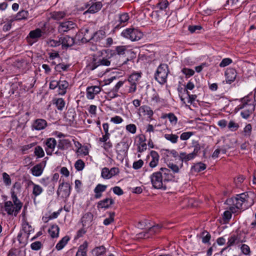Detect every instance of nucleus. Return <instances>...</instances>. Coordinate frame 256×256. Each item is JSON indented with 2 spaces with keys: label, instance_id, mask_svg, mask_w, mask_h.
<instances>
[{
  "label": "nucleus",
  "instance_id": "63",
  "mask_svg": "<svg viewBox=\"0 0 256 256\" xmlns=\"http://www.w3.org/2000/svg\"><path fill=\"white\" fill-rule=\"evenodd\" d=\"M194 149L193 152L190 153L192 154L194 156L195 158L197 156L198 152H200V146L198 143L196 142L194 145Z\"/></svg>",
  "mask_w": 256,
  "mask_h": 256
},
{
  "label": "nucleus",
  "instance_id": "31",
  "mask_svg": "<svg viewBox=\"0 0 256 256\" xmlns=\"http://www.w3.org/2000/svg\"><path fill=\"white\" fill-rule=\"evenodd\" d=\"M53 104L56 105V108L59 110H62L66 104L64 100L62 98L54 99Z\"/></svg>",
  "mask_w": 256,
  "mask_h": 256
},
{
  "label": "nucleus",
  "instance_id": "8",
  "mask_svg": "<svg viewBox=\"0 0 256 256\" xmlns=\"http://www.w3.org/2000/svg\"><path fill=\"white\" fill-rule=\"evenodd\" d=\"M112 54H116V56H114V58H116L118 56H124L126 54H133L131 56L130 59L127 58L122 63L116 64L118 66L126 64L128 61L136 57V54L131 50H128L127 46H116L114 50L112 52Z\"/></svg>",
  "mask_w": 256,
  "mask_h": 256
},
{
  "label": "nucleus",
  "instance_id": "43",
  "mask_svg": "<svg viewBox=\"0 0 256 256\" xmlns=\"http://www.w3.org/2000/svg\"><path fill=\"white\" fill-rule=\"evenodd\" d=\"M34 154L38 158H42L44 156V152L40 146H36L34 148Z\"/></svg>",
  "mask_w": 256,
  "mask_h": 256
},
{
  "label": "nucleus",
  "instance_id": "23",
  "mask_svg": "<svg viewBox=\"0 0 256 256\" xmlns=\"http://www.w3.org/2000/svg\"><path fill=\"white\" fill-rule=\"evenodd\" d=\"M150 155L152 158V160H150L149 165L150 168H154L158 165L160 156L158 153L154 150L151 151Z\"/></svg>",
  "mask_w": 256,
  "mask_h": 256
},
{
  "label": "nucleus",
  "instance_id": "9",
  "mask_svg": "<svg viewBox=\"0 0 256 256\" xmlns=\"http://www.w3.org/2000/svg\"><path fill=\"white\" fill-rule=\"evenodd\" d=\"M22 231L24 233L20 232L18 234V240L20 243L25 244L29 235L34 232V228L27 222H24L22 224Z\"/></svg>",
  "mask_w": 256,
  "mask_h": 256
},
{
  "label": "nucleus",
  "instance_id": "58",
  "mask_svg": "<svg viewBox=\"0 0 256 256\" xmlns=\"http://www.w3.org/2000/svg\"><path fill=\"white\" fill-rule=\"evenodd\" d=\"M232 62V60L230 58H224L220 64V66L223 68L225 67Z\"/></svg>",
  "mask_w": 256,
  "mask_h": 256
},
{
  "label": "nucleus",
  "instance_id": "53",
  "mask_svg": "<svg viewBox=\"0 0 256 256\" xmlns=\"http://www.w3.org/2000/svg\"><path fill=\"white\" fill-rule=\"evenodd\" d=\"M157 5V6L160 10H164L168 6L169 3L168 0H162V2H158Z\"/></svg>",
  "mask_w": 256,
  "mask_h": 256
},
{
  "label": "nucleus",
  "instance_id": "24",
  "mask_svg": "<svg viewBox=\"0 0 256 256\" xmlns=\"http://www.w3.org/2000/svg\"><path fill=\"white\" fill-rule=\"evenodd\" d=\"M68 82L67 81L64 80H60V81H58V94L60 95H64L66 92V89L68 88Z\"/></svg>",
  "mask_w": 256,
  "mask_h": 256
},
{
  "label": "nucleus",
  "instance_id": "20",
  "mask_svg": "<svg viewBox=\"0 0 256 256\" xmlns=\"http://www.w3.org/2000/svg\"><path fill=\"white\" fill-rule=\"evenodd\" d=\"M129 148V144L128 140L123 139L116 146V152H125Z\"/></svg>",
  "mask_w": 256,
  "mask_h": 256
},
{
  "label": "nucleus",
  "instance_id": "1",
  "mask_svg": "<svg viewBox=\"0 0 256 256\" xmlns=\"http://www.w3.org/2000/svg\"><path fill=\"white\" fill-rule=\"evenodd\" d=\"M227 203L232 206L230 210L232 213H236L238 210H244L252 206V199L249 196L247 192L236 194L234 197L227 200Z\"/></svg>",
  "mask_w": 256,
  "mask_h": 256
},
{
  "label": "nucleus",
  "instance_id": "34",
  "mask_svg": "<svg viewBox=\"0 0 256 256\" xmlns=\"http://www.w3.org/2000/svg\"><path fill=\"white\" fill-rule=\"evenodd\" d=\"M66 16V14L64 12H54L52 13V18L54 20H60L64 18Z\"/></svg>",
  "mask_w": 256,
  "mask_h": 256
},
{
  "label": "nucleus",
  "instance_id": "45",
  "mask_svg": "<svg viewBox=\"0 0 256 256\" xmlns=\"http://www.w3.org/2000/svg\"><path fill=\"white\" fill-rule=\"evenodd\" d=\"M201 234L202 242L204 244L208 243L211 238L210 234L206 231H204Z\"/></svg>",
  "mask_w": 256,
  "mask_h": 256
},
{
  "label": "nucleus",
  "instance_id": "57",
  "mask_svg": "<svg viewBox=\"0 0 256 256\" xmlns=\"http://www.w3.org/2000/svg\"><path fill=\"white\" fill-rule=\"evenodd\" d=\"M126 130L132 134H135L136 131V126L134 124H130L126 126Z\"/></svg>",
  "mask_w": 256,
  "mask_h": 256
},
{
  "label": "nucleus",
  "instance_id": "16",
  "mask_svg": "<svg viewBox=\"0 0 256 256\" xmlns=\"http://www.w3.org/2000/svg\"><path fill=\"white\" fill-rule=\"evenodd\" d=\"M130 19L129 15L128 13H122V14H120L118 16V20L119 23L117 24L114 26V29H118L122 26H125L127 23L128 20Z\"/></svg>",
  "mask_w": 256,
  "mask_h": 256
},
{
  "label": "nucleus",
  "instance_id": "48",
  "mask_svg": "<svg viewBox=\"0 0 256 256\" xmlns=\"http://www.w3.org/2000/svg\"><path fill=\"white\" fill-rule=\"evenodd\" d=\"M228 126L231 131L234 132L238 128L239 125L234 121L230 120L228 124Z\"/></svg>",
  "mask_w": 256,
  "mask_h": 256
},
{
  "label": "nucleus",
  "instance_id": "38",
  "mask_svg": "<svg viewBox=\"0 0 256 256\" xmlns=\"http://www.w3.org/2000/svg\"><path fill=\"white\" fill-rule=\"evenodd\" d=\"M168 118L172 125L175 126L178 122L176 116L173 113L166 114L162 116V118Z\"/></svg>",
  "mask_w": 256,
  "mask_h": 256
},
{
  "label": "nucleus",
  "instance_id": "28",
  "mask_svg": "<svg viewBox=\"0 0 256 256\" xmlns=\"http://www.w3.org/2000/svg\"><path fill=\"white\" fill-rule=\"evenodd\" d=\"M71 146L70 140L67 139L60 140L58 142V148L61 150H66Z\"/></svg>",
  "mask_w": 256,
  "mask_h": 256
},
{
  "label": "nucleus",
  "instance_id": "13",
  "mask_svg": "<svg viewBox=\"0 0 256 256\" xmlns=\"http://www.w3.org/2000/svg\"><path fill=\"white\" fill-rule=\"evenodd\" d=\"M46 164V161H44L34 166L30 170L32 174L35 176H41L43 172Z\"/></svg>",
  "mask_w": 256,
  "mask_h": 256
},
{
  "label": "nucleus",
  "instance_id": "61",
  "mask_svg": "<svg viewBox=\"0 0 256 256\" xmlns=\"http://www.w3.org/2000/svg\"><path fill=\"white\" fill-rule=\"evenodd\" d=\"M193 134L192 132H184L181 134L180 136V140H188Z\"/></svg>",
  "mask_w": 256,
  "mask_h": 256
},
{
  "label": "nucleus",
  "instance_id": "6",
  "mask_svg": "<svg viewBox=\"0 0 256 256\" xmlns=\"http://www.w3.org/2000/svg\"><path fill=\"white\" fill-rule=\"evenodd\" d=\"M169 72L168 66L165 64H160L154 74V78L158 83L163 84L166 82Z\"/></svg>",
  "mask_w": 256,
  "mask_h": 256
},
{
  "label": "nucleus",
  "instance_id": "19",
  "mask_svg": "<svg viewBox=\"0 0 256 256\" xmlns=\"http://www.w3.org/2000/svg\"><path fill=\"white\" fill-rule=\"evenodd\" d=\"M94 215L90 212L84 214L81 218V222L83 226H89L92 225Z\"/></svg>",
  "mask_w": 256,
  "mask_h": 256
},
{
  "label": "nucleus",
  "instance_id": "17",
  "mask_svg": "<svg viewBox=\"0 0 256 256\" xmlns=\"http://www.w3.org/2000/svg\"><path fill=\"white\" fill-rule=\"evenodd\" d=\"M226 83L230 84L234 82L236 76V72L234 68L228 69L225 72Z\"/></svg>",
  "mask_w": 256,
  "mask_h": 256
},
{
  "label": "nucleus",
  "instance_id": "56",
  "mask_svg": "<svg viewBox=\"0 0 256 256\" xmlns=\"http://www.w3.org/2000/svg\"><path fill=\"white\" fill-rule=\"evenodd\" d=\"M239 244L237 242V240L233 234L228 239V242H227V244L228 246H234L235 244Z\"/></svg>",
  "mask_w": 256,
  "mask_h": 256
},
{
  "label": "nucleus",
  "instance_id": "35",
  "mask_svg": "<svg viewBox=\"0 0 256 256\" xmlns=\"http://www.w3.org/2000/svg\"><path fill=\"white\" fill-rule=\"evenodd\" d=\"M59 230V227L57 225H52L48 230V232L52 238H56L58 236Z\"/></svg>",
  "mask_w": 256,
  "mask_h": 256
},
{
  "label": "nucleus",
  "instance_id": "27",
  "mask_svg": "<svg viewBox=\"0 0 256 256\" xmlns=\"http://www.w3.org/2000/svg\"><path fill=\"white\" fill-rule=\"evenodd\" d=\"M88 246V242H84L82 244L79 246L76 256H87Z\"/></svg>",
  "mask_w": 256,
  "mask_h": 256
},
{
  "label": "nucleus",
  "instance_id": "36",
  "mask_svg": "<svg viewBox=\"0 0 256 256\" xmlns=\"http://www.w3.org/2000/svg\"><path fill=\"white\" fill-rule=\"evenodd\" d=\"M164 138L168 141L170 142L172 144H176L178 139V136L172 134H164Z\"/></svg>",
  "mask_w": 256,
  "mask_h": 256
},
{
  "label": "nucleus",
  "instance_id": "62",
  "mask_svg": "<svg viewBox=\"0 0 256 256\" xmlns=\"http://www.w3.org/2000/svg\"><path fill=\"white\" fill-rule=\"evenodd\" d=\"M162 228V226L159 224L154 226L148 229V233L150 234L157 232L158 230Z\"/></svg>",
  "mask_w": 256,
  "mask_h": 256
},
{
  "label": "nucleus",
  "instance_id": "42",
  "mask_svg": "<svg viewBox=\"0 0 256 256\" xmlns=\"http://www.w3.org/2000/svg\"><path fill=\"white\" fill-rule=\"evenodd\" d=\"M252 126L251 124H248L244 128V136L246 137L249 138L250 137L252 134Z\"/></svg>",
  "mask_w": 256,
  "mask_h": 256
},
{
  "label": "nucleus",
  "instance_id": "3",
  "mask_svg": "<svg viewBox=\"0 0 256 256\" xmlns=\"http://www.w3.org/2000/svg\"><path fill=\"white\" fill-rule=\"evenodd\" d=\"M101 54V56L92 58V61L88 66L90 70H94L100 66H110L112 62L113 63L112 65L114 64L112 60L116 54H112V51L103 50L102 51Z\"/></svg>",
  "mask_w": 256,
  "mask_h": 256
},
{
  "label": "nucleus",
  "instance_id": "37",
  "mask_svg": "<svg viewBox=\"0 0 256 256\" xmlns=\"http://www.w3.org/2000/svg\"><path fill=\"white\" fill-rule=\"evenodd\" d=\"M206 168V166L205 164L198 162L194 164L192 168V170L193 172H202Z\"/></svg>",
  "mask_w": 256,
  "mask_h": 256
},
{
  "label": "nucleus",
  "instance_id": "25",
  "mask_svg": "<svg viewBox=\"0 0 256 256\" xmlns=\"http://www.w3.org/2000/svg\"><path fill=\"white\" fill-rule=\"evenodd\" d=\"M102 4L100 2H94L89 7L88 9L86 12H89L91 14H94L98 12L102 8Z\"/></svg>",
  "mask_w": 256,
  "mask_h": 256
},
{
  "label": "nucleus",
  "instance_id": "30",
  "mask_svg": "<svg viewBox=\"0 0 256 256\" xmlns=\"http://www.w3.org/2000/svg\"><path fill=\"white\" fill-rule=\"evenodd\" d=\"M192 154L190 153L187 154L184 152H181L179 154V158L182 162H187L194 158Z\"/></svg>",
  "mask_w": 256,
  "mask_h": 256
},
{
  "label": "nucleus",
  "instance_id": "64",
  "mask_svg": "<svg viewBox=\"0 0 256 256\" xmlns=\"http://www.w3.org/2000/svg\"><path fill=\"white\" fill-rule=\"evenodd\" d=\"M77 152L84 156H86L88 154V150L86 146H82L81 148H78Z\"/></svg>",
  "mask_w": 256,
  "mask_h": 256
},
{
  "label": "nucleus",
  "instance_id": "2",
  "mask_svg": "<svg viewBox=\"0 0 256 256\" xmlns=\"http://www.w3.org/2000/svg\"><path fill=\"white\" fill-rule=\"evenodd\" d=\"M150 178L154 188L166 190L167 188V182L172 180L174 176L169 169L162 168L160 171L153 173Z\"/></svg>",
  "mask_w": 256,
  "mask_h": 256
},
{
  "label": "nucleus",
  "instance_id": "46",
  "mask_svg": "<svg viewBox=\"0 0 256 256\" xmlns=\"http://www.w3.org/2000/svg\"><path fill=\"white\" fill-rule=\"evenodd\" d=\"M93 251L96 256H100L105 253L106 248L104 246H102L98 247H96L94 249Z\"/></svg>",
  "mask_w": 256,
  "mask_h": 256
},
{
  "label": "nucleus",
  "instance_id": "51",
  "mask_svg": "<svg viewBox=\"0 0 256 256\" xmlns=\"http://www.w3.org/2000/svg\"><path fill=\"white\" fill-rule=\"evenodd\" d=\"M107 188V186L102 184H98L94 189V192H104Z\"/></svg>",
  "mask_w": 256,
  "mask_h": 256
},
{
  "label": "nucleus",
  "instance_id": "7",
  "mask_svg": "<svg viewBox=\"0 0 256 256\" xmlns=\"http://www.w3.org/2000/svg\"><path fill=\"white\" fill-rule=\"evenodd\" d=\"M121 35L124 38L132 42L139 40L143 36V34L138 28H132L124 30Z\"/></svg>",
  "mask_w": 256,
  "mask_h": 256
},
{
  "label": "nucleus",
  "instance_id": "5",
  "mask_svg": "<svg viewBox=\"0 0 256 256\" xmlns=\"http://www.w3.org/2000/svg\"><path fill=\"white\" fill-rule=\"evenodd\" d=\"M12 201H6L4 203V208L8 215L16 216L22 206V203L18 198L14 192L12 193Z\"/></svg>",
  "mask_w": 256,
  "mask_h": 256
},
{
  "label": "nucleus",
  "instance_id": "49",
  "mask_svg": "<svg viewBox=\"0 0 256 256\" xmlns=\"http://www.w3.org/2000/svg\"><path fill=\"white\" fill-rule=\"evenodd\" d=\"M74 166L77 170H82L84 167V163L82 160H78L76 161Z\"/></svg>",
  "mask_w": 256,
  "mask_h": 256
},
{
  "label": "nucleus",
  "instance_id": "40",
  "mask_svg": "<svg viewBox=\"0 0 256 256\" xmlns=\"http://www.w3.org/2000/svg\"><path fill=\"white\" fill-rule=\"evenodd\" d=\"M28 12L26 10H22L19 12L16 15L15 20H20L26 19L28 16Z\"/></svg>",
  "mask_w": 256,
  "mask_h": 256
},
{
  "label": "nucleus",
  "instance_id": "15",
  "mask_svg": "<svg viewBox=\"0 0 256 256\" xmlns=\"http://www.w3.org/2000/svg\"><path fill=\"white\" fill-rule=\"evenodd\" d=\"M45 148L48 155H52L56 145V141L54 138H48L46 142Z\"/></svg>",
  "mask_w": 256,
  "mask_h": 256
},
{
  "label": "nucleus",
  "instance_id": "4",
  "mask_svg": "<svg viewBox=\"0 0 256 256\" xmlns=\"http://www.w3.org/2000/svg\"><path fill=\"white\" fill-rule=\"evenodd\" d=\"M254 100L252 96H246L240 100V104L236 109L242 110L240 116L244 119H248L255 110Z\"/></svg>",
  "mask_w": 256,
  "mask_h": 256
},
{
  "label": "nucleus",
  "instance_id": "18",
  "mask_svg": "<svg viewBox=\"0 0 256 256\" xmlns=\"http://www.w3.org/2000/svg\"><path fill=\"white\" fill-rule=\"evenodd\" d=\"M60 44L62 47L68 48L72 46L74 44V39L68 36H64L60 38Z\"/></svg>",
  "mask_w": 256,
  "mask_h": 256
},
{
  "label": "nucleus",
  "instance_id": "60",
  "mask_svg": "<svg viewBox=\"0 0 256 256\" xmlns=\"http://www.w3.org/2000/svg\"><path fill=\"white\" fill-rule=\"evenodd\" d=\"M182 72L186 76H190L194 74V72L192 69L188 68H184L182 70Z\"/></svg>",
  "mask_w": 256,
  "mask_h": 256
},
{
  "label": "nucleus",
  "instance_id": "59",
  "mask_svg": "<svg viewBox=\"0 0 256 256\" xmlns=\"http://www.w3.org/2000/svg\"><path fill=\"white\" fill-rule=\"evenodd\" d=\"M144 164V162L142 160H138V161H136V162H134V163H133V166H132V168L134 169V170H138L140 169V168L142 167V166H143Z\"/></svg>",
  "mask_w": 256,
  "mask_h": 256
},
{
  "label": "nucleus",
  "instance_id": "47",
  "mask_svg": "<svg viewBox=\"0 0 256 256\" xmlns=\"http://www.w3.org/2000/svg\"><path fill=\"white\" fill-rule=\"evenodd\" d=\"M115 214L114 212H111L109 213V217L106 218L104 220V224L106 226H108L111 223H112L114 221V216Z\"/></svg>",
  "mask_w": 256,
  "mask_h": 256
},
{
  "label": "nucleus",
  "instance_id": "11",
  "mask_svg": "<svg viewBox=\"0 0 256 256\" xmlns=\"http://www.w3.org/2000/svg\"><path fill=\"white\" fill-rule=\"evenodd\" d=\"M70 194V186L68 182H62L59 185L57 190L58 196L62 194V198H67L69 196Z\"/></svg>",
  "mask_w": 256,
  "mask_h": 256
},
{
  "label": "nucleus",
  "instance_id": "10",
  "mask_svg": "<svg viewBox=\"0 0 256 256\" xmlns=\"http://www.w3.org/2000/svg\"><path fill=\"white\" fill-rule=\"evenodd\" d=\"M42 32L40 28H36L34 30H31L28 35L26 37L28 42L32 45L34 43L38 41L42 35Z\"/></svg>",
  "mask_w": 256,
  "mask_h": 256
},
{
  "label": "nucleus",
  "instance_id": "44",
  "mask_svg": "<svg viewBox=\"0 0 256 256\" xmlns=\"http://www.w3.org/2000/svg\"><path fill=\"white\" fill-rule=\"evenodd\" d=\"M101 176L106 180L111 178L110 171L108 168L105 167L102 170Z\"/></svg>",
  "mask_w": 256,
  "mask_h": 256
},
{
  "label": "nucleus",
  "instance_id": "32",
  "mask_svg": "<svg viewBox=\"0 0 256 256\" xmlns=\"http://www.w3.org/2000/svg\"><path fill=\"white\" fill-rule=\"evenodd\" d=\"M139 111L140 112L148 115V117L152 116L154 114L152 110L148 106H140L139 108Z\"/></svg>",
  "mask_w": 256,
  "mask_h": 256
},
{
  "label": "nucleus",
  "instance_id": "39",
  "mask_svg": "<svg viewBox=\"0 0 256 256\" xmlns=\"http://www.w3.org/2000/svg\"><path fill=\"white\" fill-rule=\"evenodd\" d=\"M32 184L33 186L32 194L35 197H36L42 193L43 189L38 184H36L33 182L32 183Z\"/></svg>",
  "mask_w": 256,
  "mask_h": 256
},
{
  "label": "nucleus",
  "instance_id": "22",
  "mask_svg": "<svg viewBox=\"0 0 256 256\" xmlns=\"http://www.w3.org/2000/svg\"><path fill=\"white\" fill-rule=\"evenodd\" d=\"M47 126V122L46 120L43 119L36 120L33 124L32 128L36 130H42L44 129Z\"/></svg>",
  "mask_w": 256,
  "mask_h": 256
},
{
  "label": "nucleus",
  "instance_id": "21",
  "mask_svg": "<svg viewBox=\"0 0 256 256\" xmlns=\"http://www.w3.org/2000/svg\"><path fill=\"white\" fill-rule=\"evenodd\" d=\"M113 199L106 198L103 200H100L98 202L97 207L98 208H108L112 204H114Z\"/></svg>",
  "mask_w": 256,
  "mask_h": 256
},
{
  "label": "nucleus",
  "instance_id": "26",
  "mask_svg": "<svg viewBox=\"0 0 256 256\" xmlns=\"http://www.w3.org/2000/svg\"><path fill=\"white\" fill-rule=\"evenodd\" d=\"M106 36V32L102 30H100L90 36V39L94 41L98 42L103 39Z\"/></svg>",
  "mask_w": 256,
  "mask_h": 256
},
{
  "label": "nucleus",
  "instance_id": "12",
  "mask_svg": "<svg viewBox=\"0 0 256 256\" xmlns=\"http://www.w3.org/2000/svg\"><path fill=\"white\" fill-rule=\"evenodd\" d=\"M76 26V24L72 21L67 20L60 22L58 26V31L60 33H64L74 28Z\"/></svg>",
  "mask_w": 256,
  "mask_h": 256
},
{
  "label": "nucleus",
  "instance_id": "54",
  "mask_svg": "<svg viewBox=\"0 0 256 256\" xmlns=\"http://www.w3.org/2000/svg\"><path fill=\"white\" fill-rule=\"evenodd\" d=\"M42 244L40 242L36 241L32 242L30 245V248L32 250H38L41 248Z\"/></svg>",
  "mask_w": 256,
  "mask_h": 256
},
{
  "label": "nucleus",
  "instance_id": "14",
  "mask_svg": "<svg viewBox=\"0 0 256 256\" xmlns=\"http://www.w3.org/2000/svg\"><path fill=\"white\" fill-rule=\"evenodd\" d=\"M101 90V88L99 86H88L86 88V98L89 100H92L95 96L98 94Z\"/></svg>",
  "mask_w": 256,
  "mask_h": 256
},
{
  "label": "nucleus",
  "instance_id": "33",
  "mask_svg": "<svg viewBox=\"0 0 256 256\" xmlns=\"http://www.w3.org/2000/svg\"><path fill=\"white\" fill-rule=\"evenodd\" d=\"M238 243H242L246 242V234L242 231H239L236 232L233 234Z\"/></svg>",
  "mask_w": 256,
  "mask_h": 256
},
{
  "label": "nucleus",
  "instance_id": "52",
  "mask_svg": "<svg viewBox=\"0 0 256 256\" xmlns=\"http://www.w3.org/2000/svg\"><path fill=\"white\" fill-rule=\"evenodd\" d=\"M47 44L48 46L50 47H56L60 45V40H49L47 41Z\"/></svg>",
  "mask_w": 256,
  "mask_h": 256
},
{
  "label": "nucleus",
  "instance_id": "29",
  "mask_svg": "<svg viewBox=\"0 0 256 256\" xmlns=\"http://www.w3.org/2000/svg\"><path fill=\"white\" fill-rule=\"evenodd\" d=\"M141 77L140 73L134 72L131 74L128 78V82L130 84H134L137 86L139 80Z\"/></svg>",
  "mask_w": 256,
  "mask_h": 256
},
{
  "label": "nucleus",
  "instance_id": "50",
  "mask_svg": "<svg viewBox=\"0 0 256 256\" xmlns=\"http://www.w3.org/2000/svg\"><path fill=\"white\" fill-rule=\"evenodd\" d=\"M2 179L4 182L6 186H10L12 183L10 176L6 172L2 174Z\"/></svg>",
  "mask_w": 256,
  "mask_h": 256
},
{
  "label": "nucleus",
  "instance_id": "55",
  "mask_svg": "<svg viewBox=\"0 0 256 256\" xmlns=\"http://www.w3.org/2000/svg\"><path fill=\"white\" fill-rule=\"evenodd\" d=\"M69 67L68 65L64 64H59L55 66V69L56 71L61 72L62 70H66Z\"/></svg>",
  "mask_w": 256,
  "mask_h": 256
},
{
  "label": "nucleus",
  "instance_id": "41",
  "mask_svg": "<svg viewBox=\"0 0 256 256\" xmlns=\"http://www.w3.org/2000/svg\"><path fill=\"white\" fill-rule=\"evenodd\" d=\"M69 240V238L68 236L64 237L56 245V248L58 250H61L67 244Z\"/></svg>",
  "mask_w": 256,
  "mask_h": 256
}]
</instances>
